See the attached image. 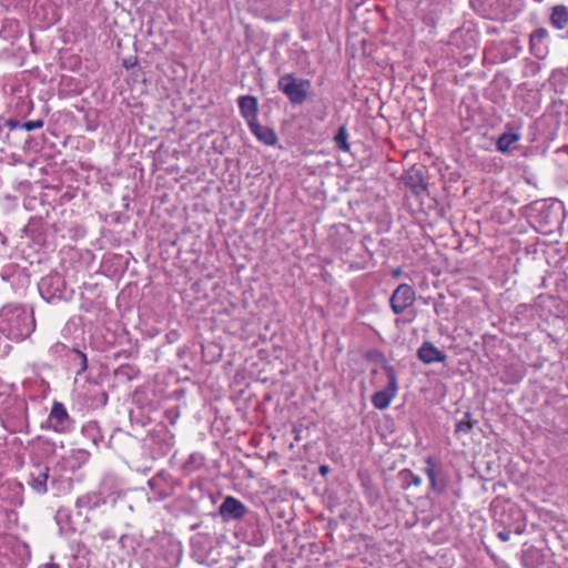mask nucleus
<instances>
[{"mask_svg": "<svg viewBox=\"0 0 568 568\" xmlns=\"http://www.w3.org/2000/svg\"><path fill=\"white\" fill-rule=\"evenodd\" d=\"M422 481L423 480H422V478L419 476L413 475L412 480H410V485L418 487V486L422 485Z\"/></svg>", "mask_w": 568, "mask_h": 568, "instance_id": "24", "label": "nucleus"}, {"mask_svg": "<svg viewBox=\"0 0 568 568\" xmlns=\"http://www.w3.org/2000/svg\"><path fill=\"white\" fill-rule=\"evenodd\" d=\"M90 454L82 448L72 449L68 456L62 457L59 466L63 470L74 471L89 460Z\"/></svg>", "mask_w": 568, "mask_h": 568, "instance_id": "10", "label": "nucleus"}, {"mask_svg": "<svg viewBox=\"0 0 568 568\" xmlns=\"http://www.w3.org/2000/svg\"><path fill=\"white\" fill-rule=\"evenodd\" d=\"M519 140L520 134L518 132L508 130L498 138L496 148L501 153H508L515 149V145Z\"/></svg>", "mask_w": 568, "mask_h": 568, "instance_id": "14", "label": "nucleus"}, {"mask_svg": "<svg viewBox=\"0 0 568 568\" xmlns=\"http://www.w3.org/2000/svg\"><path fill=\"white\" fill-rule=\"evenodd\" d=\"M251 132L253 133V135L262 143L266 144V145H275L276 142H277V136H276V133L274 132L273 129L268 128V126H263L258 123V121L252 123L251 125H248Z\"/></svg>", "mask_w": 568, "mask_h": 568, "instance_id": "13", "label": "nucleus"}, {"mask_svg": "<svg viewBox=\"0 0 568 568\" xmlns=\"http://www.w3.org/2000/svg\"><path fill=\"white\" fill-rule=\"evenodd\" d=\"M93 497L90 496V495H84V496H81L77 499L75 501V506L81 509V508H91V501H92Z\"/></svg>", "mask_w": 568, "mask_h": 568, "instance_id": "23", "label": "nucleus"}, {"mask_svg": "<svg viewBox=\"0 0 568 568\" xmlns=\"http://www.w3.org/2000/svg\"><path fill=\"white\" fill-rule=\"evenodd\" d=\"M418 358L425 364L443 363L446 354L438 349L433 343L424 342L417 351Z\"/></svg>", "mask_w": 568, "mask_h": 568, "instance_id": "12", "label": "nucleus"}, {"mask_svg": "<svg viewBox=\"0 0 568 568\" xmlns=\"http://www.w3.org/2000/svg\"><path fill=\"white\" fill-rule=\"evenodd\" d=\"M510 513H511L513 515H516L518 518H521V513H520V510H518V509H514V508H510Z\"/></svg>", "mask_w": 568, "mask_h": 568, "instance_id": "29", "label": "nucleus"}, {"mask_svg": "<svg viewBox=\"0 0 568 568\" xmlns=\"http://www.w3.org/2000/svg\"><path fill=\"white\" fill-rule=\"evenodd\" d=\"M48 427L57 433H69L74 427V420L70 417L65 406L60 402H54L49 417Z\"/></svg>", "mask_w": 568, "mask_h": 568, "instance_id": "5", "label": "nucleus"}, {"mask_svg": "<svg viewBox=\"0 0 568 568\" xmlns=\"http://www.w3.org/2000/svg\"><path fill=\"white\" fill-rule=\"evenodd\" d=\"M328 470H329V468H328V466H326V465H322V466L320 467V473H321L322 475L327 474V473H328Z\"/></svg>", "mask_w": 568, "mask_h": 568, "instance_id": "28", "label": "nucleus"}, {"mask_svg": "<svg viewBox=\"0 0 568 568\" xmlns=\"http://www.w3.org/2000/svg\"><path fill=\"white\" fill-rule=\"evenodd\" d=\"M347 139H348V133H347L346 126L342 125L338 129V132L336 133V135L334 136V142H335L336 148L338 150H342L345 152L348 151L349 144L347 142Z\"/></svg>", "mask_w": 568, "mask_h": 568, "instance_id": "19", "label": "nucleus"}, {"mask_svg": "<svg viewBox=\"0 0 568 568\" xmlns=\"http://www.w3.org/2000/svg\"><path fill=\"white\" fill-rule=\"evenodd\" d=\"M439 312H440V308H438L437 305H435V313L439 314Z\"/></svg>", "mask_w": 568, "mask_h": 568, "instance_id": "31", "label": "nucleus"}, {"mask_svg": "<svg viewBox=\"0 0 568 568\" xmlns=\"http://www.w3.org/2000/svg\"><path fill=\"white\" fill-rule=\"evenodd\" d=\"M49 467L37 464L30 471L28 485L38 494L43 495L48 491Z\"/></svg>", "mask_w": 568, "mask_h": 568, "instance_id": "9", "label": "nucleus"}, {"mask_svg": "<svg viewBox=\"0 0 568 568\" xmlns=\"http://www.w3.org/2000/svg\"><path fill=\"white\" fill-rule=\"evenodd\" d=\"M239 108L241 115L247 122V125L257 121L258 101L253 95H243L239 99Z\"/></svg>", "mask_w": 568, "mask_h": 568, "instance_id": "11", "label": "nucleus"}, {"mask_svg": "<svg viewBox=\"0 0 568 568\" xmlns=\"http://www.w3.org/2000/svg\"><path fill=\"white\" fill-rule=\"evenodd\" d=\"M547 37H548V31L546 29L541 28V29L536 30L530 38L531 45L535 47L536 42H541Z\"/></svg>", "mask_w": 568, "mask_h": 568, "instance_id": "21", "label": "nucleus"}, {"mask_svg": "<svg viewBox=\"0 0 568 568\" xmlns=\"http://www.w3.org/2000/svg\"><path fill=\"white\" fill-rule=\"evenodd\" d=\"M100 536H101L103 539H108V538L110 537V536H109V531H106V530H105V531H102V532L100 534Z\"/></svg>", "mask_w": 568, "mask_h": 568, "instance_id": "30", "label": "nucleus"}, {"mask_svg": "<svg viewBox=\"0 0 568 568\" xmlns=\"http://www.w3.org/2000/svg\"><path fill=\"white\" fill-rule=\"evenodd\" d=\"M70 364L75 368V374L81 375L88 368V358L84 353L78 349H71L69 353Z\"/></svg>", "mask_w": 568, "mask_h": 568, "instance_id": "17", "label": "nucleus"}, {"mask_svg": "<svg viewBox=\"0 0 568 568\" xmlns=\"http://www.w3.org/2000/svg\"><path fill=\"white\" fill-rule=\"evenodd\" d=\"M43 120H34L22 123V129H24L26 131H33L43 128Z\"/></svg>", "mask_w": 568, "mask_h": 568, "instance_id": "22", "label": "nucleus"}, {"mask_svg": "<svg viewBox=\"0 0 568 568\" xmlns=\"http://www.w3.org/2000/svg\"><path fill=\"white\" fill-rule=\"evenodd\" d=\"M36 328L32 311L23 305L8 304L0 310V333L9 339L21 342Z\"/></svg>", "mask_w": 568, "mask_h": 568, "instance_id": "1", "label": "nucleus"}, {"mask_svg": "<svg viewBox=\"0 0 568 568\" xmlns=\"http://www.w3.org/2000/svg\"><path fill=\"white\" fill-rule=\"evenodd\" d=\"M425 189H426L425 184L420 181V184L414 186L413 192L415 194H419V192L425 191Z\"/></svg>", "mask_w": 568, "mask_h": 568, "instance_id": "25", "label": "nucleus"}, {"mask_svg": "<svg viewBox=\"0 0 568 568\" xmlns=\"http://www.w3.org/2000/svg\"><path fill=\"white\" fill-rule=\"evenodd\" d=\"M39 568H60V566L54 562H48V564L40 566Z\"/></svg>", "mask_w": 568, "mask_h": 568, "instance_id": "27", "label": "nucleus"}, {"mask_svg": "<svg viewBox=\"0 0 568 568\" xmlns=\"http://www.w3.org/2000/svg\"><path fill=\"white\" fill-rule=\"evenodd\" d=\"M149 485H150L151 487H153V485H154V480H153V479H151V480L149 481Z\"/></svg>", "mask_w": 568, "mask_h": 568, "instance_id": "32", "label": "nucleus"}, {"mask_svg": "<svg viewBox=\"0 0 568 568\" xmlns=\"http://www.w3.org/2000/svg\"><path fill=\"white\" fill-rule=\"evenodd\" d=\"M388 385L386 388L376 392L372 397V403L377 409H385L389 406L390 402L397 394V378L395 371L392 366L385 367Z\"/></svg>", "mask_w": 568, "mask_h": 568, "instance_id": "6", "label": "nucleus"}, {"mask_svg": "<svg viewBox=\"0 0 568 568\" xmlns=\"http://www.w3.org/2000/svg\"><path fill=\"white\" fill-rule=\"evenodd\" d=\"M281 90L293 104H302L308 97L311 81L296 78L293 73L282 75L277 82Z\"/></svg>", "mask_w": 568, "mask_h": 568, "instance_id": "3", "label": "nucleus"}, {"mask_svg": "<svg viewBox=\"0 0 568 568\" xmlns=\"http://www.w3.org/2000/svg\"><path fill=\"white\" fill-rule=\"evenodd\" d=\"M416 300L414 288L408 284H400L396 287L389 298V305L394 314L399 315L410 307Z\"/></svg>", "mask_w": 568, "mask_h": 568, "instance_id": "7", "label": "nucleus"}, {"mask_svg": "<svg viewBox=\"0 0 568 568\" xmlns=\"http://www.w3.org/2000/svg\"><path fill=\"white\" fill-rule=\"evenodd\" d=\"M64 348L65 346L63 344L57 343L51 347V351L58 353L60 351H63Z\"/></svg>", "mask_w": 568, "mask_h": 568, "instance_id": "26", "label": "nucleus"}, {"mask_svg": "<svg viewBox=\"0 0 568 568\" xmlns=\"http://www.w3.org/2000/svg\"><path fill=\"white\" fill-rule=\"evenodd\" d=\"M166 496H168L166 494H165V495H161V497H160V498H161V499H164Z\"/></svg>", "mask_w": 568, "mask_h": 568, "instance_id": "33", "label": "nucleus"}, {"mask_svg": "<svg viewBox=\"0 0 568 568\" xmlns=\"http://www.w3.org/2000/svg\"><path fill=\"white\" fill-rule=\"evenodd\" d=\"M501 523L504 524V529L497 532L498 538L506 542L510 539L511 534L520 535L525 531V524L524 523H516L514 525L507 524L504 519H501Z\"/></svg>", "mask_w": 568, "mask_h": 568, "instance_id": "18", "label": "nucleus"}, {"mask_svg": "<svg viewBox=\"0 0 568 568\" xmlns=\"http://www.w3.org/2000/svg\"><path fill=\"white\" fill-rule=\"evenodd\" d=\"M425 463L426 467L424 471L429 479L432 490L438 494L444 493L450 481L448 473L443 465L432 456H428Z\"/></svg>", "mask_w": 568, "mask_h": 568, "instance_id": "4", "label": "nucleus"}, {"mask_svg": "<svg viewBox=\"0 0 568 568\" xmlns=\"http://www.w3.org/2000/svg\"><path fill=\"white\" fill-rule=\"evenodd\" d=\"M39 292L48 302L68 301L73 295L61 274L54 272L45 275L39 283Z\"/></svg>", "mask_w": 568, "mask_h": 568, "instance_id": "2", "label": "nucleus"}, {"mask_svg": "<svg viewBox=\"0 0 568 568\" xmlns=\"http://www.w3.org/2000/svg\"><path fill=\"white\" fill-rule=\"evenodd\" d=\"M550 24L557 29L562 30L568 24V7L557 4L551 9Z\"/></svg>", "mask_w": 568, "mask_h": 568, "instance_id": "15", "label": "nucleus"}, {"mask_svg": "<svg viewBox=\"0 0 568 568\" xmlns=\"http://www.w3.org/2000/svg\"><path fill=\"white\" fill-rule=\"evenodd\" d=\"M81 433L83 437L91 440L94 446H99L100 442H102L103 439L100 426L95 420H90L87 424H84L82 426Z\"/></svg>", "mask_w": 568, "mask_h": 568, "instance_id": "16", "label": "nucleus"}, {"mask_svg": "<svg viewBox=\"0 0 568 568\" xmlns=\"http://www.w3.org/2000/svg\"><path fill=\"white\" fill-rule=\"evenodd\" d=\"M473 428V423L470 420V415L467 413L464 417L458 420L455 425L456 433H468Z\"/></svg>", "mask_w": 568, "mask_h": 568, "instance_id": "20", "label": "nucleus"}, {"mask_svg": "<svg viewBox=\"0 0 568 568\" xmlns=\"http://www.w3.org/2000/svg\"><path fill=\"white\" fill-rule=\"evenodd\" d=\"M219 511L223 519L229 521L244 517L246 514V507L241 500L232 496H227L221 504Z\"/></svg>", "mask_w": 568, "mask_h": 568, "instance_id": "8", "label": "nucleus"}]
</instances>
